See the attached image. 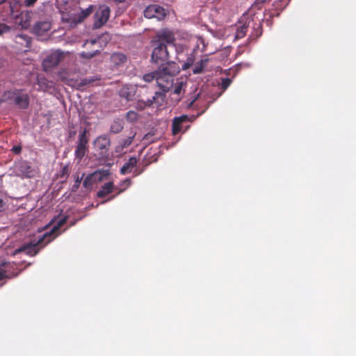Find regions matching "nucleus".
<instances>
[{"instance_id": "1", "label": "nucleus", "mask_w": 356, "mask_h": 356, "mask_svg": "<svg viewBox=\"0 0 356 356\" xmlns=\"http://www.w3.org/2000/svg\"><path fill=\"white\" fill-rule=\"evenodd\" d=\"M67 216H64L59 219L56 225H54L49 232L44 233L40 236L36 242H31L24 245L19 251H23L32 256L35 255L39 250L50 243L58 235L56 232L60 228L65 224Z\"/></svg>"}, {"instance_id": "2", "label": "nucleus", "mask_w": 356, "mask_h": 356, "mask_svg": "<svg viewBox=\"0 0 356 356\" xmlns=\"http://www.w3.org/2000/svg\"><path fill=\"white\" fill-rule=\"evenodd\" d=\"M179 71V67L175 62L168 63L165 66L159 67L156 79L158 87L164 92H168L173 86V76Z\"/></svg>"}, {"instance_id": "3", "label": "nucleus", "mask_w": 356, "mask_h": 356, "mask_svg": "<svg viewBox=\"0 0 356 356\" xmlns=\"http://www.w3.org/2000/svg\"><path fill=\"white\" fill-rule=\"evenodd\" d=\"M154 46L151 56L152 62L161 65L160 67L165 66L168 63H170L168 61L170 56L167 47L155 42H154Z\"/></svg>"}, {"instance_id": "4", "label": "nucleus", "mask_w": 356, "mask_h": 356, "mask_svg": "<svg viewBox=\"0 0 356 356\" xmlns=\"http://www.w3.org/2000/svg\"><path fill=\"white\" fill-rule=\"evenodd\" d=\"M88 130L84 129L79 133L77 145L74 152L76 159L81 161L86 155L88 149Z\"/></svg>"}, {"instance_id": "5", "label": "nucleus", "mask_w": 356, "mask_h": 356, "mask_svg": "<svg viewBox=\"0 0 356 356\" xmlns=\"http://www.w3.org/2000/svg\"><path fill=\"white\" fill-rule=\"evenodd\" d=\"M64 53L60 51H55L49 54L42 62V67L44 70L57 66L64 58Z\"/></svg>"}, {"instance_id": "6", "label": "nucleus", "mask_w": 356, "mask_h": 356, "mask_svg": "<svg viewBox=\"0 0 356 356\" xmlns=\"http://www.w3.org/2000/svg\"><path fill=\"white\" fill-rule=\"evenodd\" d=\"M17 175L22 177L31 178L35 175V170L27 161H22L15 164Z\"/></svg>"}, {"instance_id": "7", "label": "nucleus", "mask_w": 356, "mask_h": 356, "mask_svg": "<svg viewBox=\"0 0 356 356\" xmlns=\"http://www.w3.org/2000/svg\"><path fill=\"white\" fill-rule=\"evenodd\" d=\"M110 8L106 6H101L95 14L94 26L99 28L103 26L110 17Z\"/></svg>"}, {"instance_id": "8", "label": "nucleus", "mask_w": 356, "mask_h": 356, "mask_svg": "<svg viewBox=\"0 0 356 356\" xmlns=\"http://www.w3.org/2000/svg\"><path fill=\"white\" fill-rule=\"evenodd\" d=\"M165 15V9L156 4L148 6L144 10V16L148 19L156 18L162 19Z\"/></svg>"}, {"instance_id": "9", "label": "nucleus", "mask_w": 356, "mask_h": 356, "mask_svg": "<svg viewBox=\"0 0 356 356\" xmlns=\"http://www.w3.org/2000/svg\"><path fill=\"white\" fill-rule=\"evenodd\" d=\"M138 163V160L136 157H130L127 162H126L120 169V173L122 175L134 172V176L140 175L143 170H138L136 168Z\"/></svg>"}, {"instance_id": "10", "label": "nucleus", "mask_w": 356, "mask_h": 356, "mask_svg": "<svg viewBox=\"0 0 356 356\" xmlns=\"http://www.w3.org/2000/svg\"><path fill=\"white\" fill-rule=\"evenodd\" d=\"M30 98L27 93L23 90L17 89L14 104L22 109H26L29 106Z\"/></svg>"}, {"instance_id": "11", "label": "nucleus", "mask_w": 356, "mask_h": 356, "mask_svg": "<svg viewBox=\"0 0 356 356\" xmlns=\"http://www.w3.org/2000/svg\"><path fill=\"white\" fill-rule=\"evenodd\" d=\"M175 40V38L173 32L170 31H163L156 35V40L154 42L168 47V45L173 44Z\"/></svg>"}, {"instance_id": "12", "label": "nucleus", "mask_w": 356, "mask_h": 356, "mask_svg": "<svg viewBox=\"0 0 356 356\" xmlns=\"http://www.w3.org/2000/svg\"><path fill=\"white\" fill-rule=\"evenodd\" d=\"M165 99V92H155L154 95L152 99H148L145 102H143L142 103L144 104L143 107H150L153 105V104H156L158 106H161L164 102Z\"/></svg>"}, {"instance_id": "13", "label": "nucleus", "mask_w": 356, "mask_h": 356, "mask_svg": "<svg viewBox=\"0 0 356 356\" xmlns=\"http://www.w3.org/2000/svg\"><path fill=\"white\" fill-rule=\"evenodd\" d=\"M95 146L102 152H107L111 145L110 138L106 135L98 136L94 142Z\"/></svg>"}, {"instance_id": "14", "label": "nucleus", "mask_w": 356, "mask_h": 356, "mask_svg": "<svg viewBox=\"0 0 356 356\" xmlns=\"http://www.w3.org/2000/svg\"><path fill=\"white\" fill-rule=\"evenodd\" d=\"M188 121H189V117L187 115L175 117L172 124V134L177 135L179 134L181 131V124Z\"/></svg>"}, {"instance_id": "15", "label": "nucleus", "mask_w": 356, "mask_h": 356, "mask_svg": "<svg viewBox=\"0 0 356 356\" xmlns=\"http://www.w3.org/2000/svg\"><path fill=\"white\" fill-rule=\"evenodd\" d=\"M135 94L136 90L131 86H123L119 90V95L127 101L132 100Z\"/></svg>"}, {"instance_id": "16", "label": "nucleus", "mask_w": 356, "mask_h": 356, "mask_svg": "<svg viewBox=\"0 0 356 356\" xmlns=\"http://www.w3.org/2000/svg\"><path fill=\"white\" fill-rule=\"evenodd\" d=\"M51 29V24L47 21L37 22L33 28V32L38 35H42Z\"/></svg>"}, {"instance_id": "17", "label": "nucleus", "mask_w": 356, "mask_h": 356, "mask_svg": "<svg viewBox=\"0 0 356 356\" xmlns=\"http://www.w3.org/2000/svg\"><path fill=\"white\" fill-rule=\"evenodd\" d=\"M17 91V89L5 91L0 97V102H8L9 104H14Z\"/></svg>"}, {"instance_id": "18", "label": "nucleus", "mask_w": 356, "mask_h": 356, "mask_svg": "<svg viewBox=\"0 0 356 356\" xmlns=\"http://www.w3.org/2000/svg\"><path fill=\"white\" fill-rule=\"evenodd\" d=\"M114 188V184L112 181L107 182L102 186V188L97 192V197L103 198L111 193Z\"/></svg>"}, {"instance_id": "19", "label": "nucleus", "mask_w": 356, "mask_h": 356, "mask_svg": "<svg viewBox=\"0 0 356 356\" xmlns=\"http://www.w3.org/2000/svg\"><path fill=\"white\" fill-rule=\"evenodd\" d=\"M109 175L110 172L108 170H99L91 173V177H92L95 183H97L103 181L104 179H106Z\"/></svg>"}, {"instance_id": "20", "label": "nucleus", "mask_w": 356, "mask_h": 356, "mask_svg": "<svg viewBox=\"0 0 356 356\" xmlns=\"http://www.w3.org/2000/svg\"><path fill=\"white\" fill-rule=\"evenodd\" d=\"M124 127L123 120L117 118L113 120L110 127V131L113 134L120 133Z\"/></svg>"}, {"instance_id": "21", "label": "nucleus", "mask_w": 356, "mask_h": 356, "mask_svg": "<svg viewBox=\"0 0 356 356\" xmlns=\"http://www.w3.org/2000/svg\"><path fill=\"white\" fill-rule=\"evenodd\" d=\"M262 34V26L260 23H254L252 26V31L249 36V40H255Z\"/></svg>"}, {"instance_id": "22", "label": "nucleus", "mask_w": 356, "mask_h": 356, "mask_svg": "<svg viewBox=\"0 0 356 356\" xmlns=\"http://www.w3.org/2000/svg\"><path fill=\"white\" fill-rule=\"evenodd\" d=\"M209 60V58H203L196 63L193 69V74H197L202 73L204 67L207 65Z\"/></svg>"}, {"instance_id": "23", "label": "nucleus", "mask_w": 356, "mask_h": 356, "mask_svg": "<svg viewBox=\"0 0 356 356\" xmlns=\"http://www.w3.org/2000/svg\"><path fill=\"white\" fill-rule=\"evenodd\" d=\"M10 264L3 262L0 264V281L9 277Z\"/></svg>"}, {"instance_id": "24", "label": "nucleus", "mask_w": 356, "mask_h": 356, "mask_svg": "<svg viewBox=\"0 0 356 356\" xmlns=\"http://www.w3.org/2000/svg\"><path fill=\"white\" fill-rule=\"evenodd\" d=\"M17 42L19 43L22 45H24L26 47H29L31 40L29 36L25 34H18L16 35Z\"/></svg>"}, {"instance_id": "25", "label": "nucleus", "mask_w": 356, "mask_h": 356, "mask_svg": "<svg viewBox=\"0 0 356 356\" xmlns=\"http://www.w3.org/2000/svg\"><path fill=\"white\" fill-rule=\"evenodd\" d=\"M110 40V37L108 34L103 35L100 37H99L97 39L91 40L90 41H86L84 44V46L86 45H93L96 43H102L104 42V44L107 43V42Z\"/></svg>"}, {"instance_id": "26", "label": "nucleus", "mask_w": 356, "mask_h": 356, "mask_svg": "<svg viewBox=\"0 0 356 356\" xmlns=\"http://www.w3.org/2000/svg\"><path fill=\"white\" fill-rule=\"evenodd\" d=\"M158 74H159V70H155L152 72L144 74L142 77V79L147 83H151L154 80H155L156 81V79L158 77Z\"/></svg>"}, {"instance_id": "27", "label": "nucleus", "mask_w": 356, "mask_h": 356, "mask_svg": "<svg viewBox=\"0 0 356 356\" xmlns=\"http://www.w3.org/2000/svg\"><path fill=\"white\" fill-rule=\"evenodd\" d=\"M112 60L115 64L119 65L126 62L127 57L122 53H115L112 56Z\"/></svg>"}, {"instance_id": "28", "label": "nucleus", "mask_w": 356, "mask_h": 356, "mask_svg": "<svg viewBox=\"0 0 356 356\" xmlns=\"http://www.w3.org/2000/svg\"><path fill=\"white\" fill-rule=\"evenodd\" d=\"M186 86V83L184 81L177 82L175 86L173 94L179 95L184 92V87Z\"/></svg>"}, {"instance_id": "29", "label": "nucleus", "mask_w": 356, "mask_h": 356, "mask_svg": "<svg viewBox=\"0 0 356 356\" xmlns=\"http://www.w3.org/2000/svg\"><path fill=\"white\" fill-rule=\"evenodd\" d=\"M248 26H249V24L248 25L243 24L240 28H238L236 31V38L240 39V38H243L246 35Z\"/></svg>"}, {"instance_id": "30", "label": "nucleus", "mask_w": 356, "mask_h": 356, "mask_svg": "<svg viewBox=\"0 0 356 356\" xmlns=\"http://www.w3.org/2000/svg\"><path fill=\"white\" fill-rule=\"evenodd\" d=\"M138 114L134 111H129L126 114V119L127 121L130 122H135L138 120Z\"/></svg>"}, {"instance_id": "31", "label": "nucleus", "mask_w": 356, "mask_h": 356, "mask_svg": "<svg viewBox=\"0 0 356 356\" xmlns=\"http://www.w3.org/2000/svg\"><path fill=\"white\" fill-rule=\"evenodd\" d=\"M38 83L40 86V88L43 90H47L48 88H50L51 86L49 85L48 81L44 78H38Z\"/></svg>"}, {"instance_id": "32", "label": "nucleus", "mask_w": 356, "mask_h": 356, "mask_svg": "<svg viewBox=\"0 0 356 356\" xmlns=\"http://www.w3.org/2000/svg\"><path fill=\"white\" fill-rule=\"evenodd\" d=\"M100 51L99 49H96L92 51H83L81 53V56L84 58H91L99 54Z\"/></svg>"}, {"instance_id": "33", "label": "nucleus", "mask_w": 356, "mask_h": 356, "mask_svg": "<svg viewBox=\"0 0 356 356\" xmlns=\"http://www.w3.org/2000/svg\"><path fill=\"white\" fill-rule=\"evenodd\" d=\"M95 80L92 79H83L82 80H81L79 82H78L76 86H77V88L79 89H81L83 87L86 86H88V85H90V83H92Z\"/></svg>"}, {"instance_id": "34", "label": "nucleus", "mask_w": 356, "mask_h": 356, "mask_svg": "<svg viewBox=\"0 0 356 356\" xmlns=\"http://www.w3.org/2000/svg\"><path fill=\"white\" fill-rule=\"evenodd\" d=\"M93 184H95V181H93L92 177H91V174H90L84 179L83 184L84 187L90 188L92 186Z\"/></svg>"}, {"instance_id": "35", "label": "nucleus", "mask_w": 356, "mask_h": 356, "mask_svg": "<svg viewBox=\"0 0 356 356\" xmlns=\"http://www.w3.org/2000/svg\"><path fill=\"white\" fill-rule=\"evenodd\" d=\"M135 135L129 136L127 138L123 140L121 143V147L122 149L129 147L133 142Z\"/></svg>"}, {"instance_id": "36", "label": "nucleus", "mask_w": 356, "mask_h": 356, "mask_svg": "<svg viewBox=\"0 0 356 356\" xmlns=\"http://www.w3.org/2000/svg\"><path fill=\"white\" fill-rule=\"evenodd\" d=\"M69 175V168L67 165H65L62 168L60 172V178H67Z\"/></svg>"}, {"instance_id": "37", "label": "nucleus", "mask_w": 356, "mask_h": 356, "mask_svg": "<svg viewBox=\"0 0 356 356\" xmlns=\"http://www.w3.org/2000/svg\"><path fill=\"white\" fill-rule=\"evenodd\" d=\"M81 180H82V177H79V175H77V177H76L75 182L72 187V191L73 192L76 191V190L79 188V187L81 184Z\"/></svg>"}, {"instance_id": "38", "label": "nucleus", "mask_w": 356, "mask_h": 356, "mask_svg": "<svg viewBox=\"0 0 356 356\" xmlns=\"http://www.w3.org/2000/svg\"><path fill=\"white\" fill-rule=\"evenodd\" d=\"M232 80L229 78L223 79L222 81L221 87L225 90L231 84Z\"/></svg>"}, {"instance_id": "39", "label": "nucleus", "mask_w": 356, "mask_h": 356, "mask_svg": "<svg viewBox=\"0 0 356 356\" xmlns=\"http://www.w3.org/2000/svg\"><path fill=\"white\" fill-rule=\"evenodd\" d=\"M92 10H93V7L92 6H90L88 8H87L86 9L82 10L81 13L83 15V17H86L89 16L92 13Z\"/></svg>"}, {"instance_id": "40", "label": "nucleus", "mask_w": 356, "mask_h": 356, "mask_svg": "<svg viewBox=\"0 0 356 356\" xmlns=\"http://www.w3.org/2000/svg\"><path fill=\"white\" fill-rule=\"evenodd\" d=\"M10 30V27L4 24H0V35L4 33L8 32Z\"/></svg>"}, {"instance_id": "41", "label": "nucleus", "mask_w": 356, "mask_h": 356, "mask_svg": "<svg viewBox=\"0 0 356 356\" xmlns=\"http://www.w3.org/2000/svg\"><path fill=\"white\" fill-rule=\"evenodd\" d=\"M11 151L15 154H19L22 152V146L21 145L13 146L11 149Z\"/></svg>"}, {"instance_id": "42", "label": "nucleus", "mask_w": 356, "mask_h": 356, "mask_svg": "<svg viewBox=\"0 0 356 356\" xmlns=\"http://www.w3.org/2000/svg\"><path fill=\"white\" fill-rule=\"evenodd\" d=\"M38 0H24V5L26 7L33 6Z\"/></svg>"}, {"instance_id": "43", "label": "nucleus", "mask_w": 356, "mask_h": 356, "mask_svg": "<svg viewBox=\"0 0 356 356\" xmlns=\"http://www.w3.org/2000/svg\"><path fill=\"white\" fill-rule=\"evenodd\" d=\"M191 66H192V65L191 63H189L188 62L185 61L183 63L182 66H181V69H182V70H186L187 69H188Z\"/></svg>"}, {"instance_id": "44", "label": "nucleus", "mask_w": 356, "mask_h": 356, "mask_svg": "<svg viewBox=\"0 0 356 356\" xmlns=\"http://www.w3.org/2000/svg\"><path fill=\"white\" fill-rule=\"evenodd\" d=\"M191 66H192V65L191 63H189L188 62L185 61L183 63L182 66H181V69H182V70H186L187 69H188Z\"/></svg>"}, {"instance_id": "45", "label": "nucleus", "mask_w": 356, "mask_h": 356, "mask_svg": "<svg viewBox=\"0 0 356 356\" xmlns=\"http://www.w3.org/2000/svg\"><path fill=\"white\" fill-rule=\"evenodd\" d=\"M194 61H195V57L193 54H191L189 56H188V58L186 59V62H188L189 63H191L193 65L194 63Z\"/></svg>"}, {"instance_id": "46", "label": "nucleus", "mask_w": 356, "mask_h": 356, "mask_svg": "<svg viewBox=\"0 0 356 356\" xmlns=\"http://www.w3.org/2000/svg\"><path fill=\"white\" fill-rule=\"evenodd\" d=\"M124 183L127 185V186H129L131 185V180L129 179H127L124 180Z\"/></svg>"}, {"instance_id": "47", "label": "nucleus", "mask_w": 356, "mask_h": 356, "mask_svg": "<svg viewBox=\"0 0 356 356\" xmlns=\"http://www.w3.org/2000/svg\"><path fill=\"white\" fill-rule=\"evenodd\" d=\"M197 97H198V95H197V97H196L193 100H192V101L189 103V104H188V108H190V107H191V106H192V105L194 104L195 101L197 99Z\"/></svg>"}, {"instance_id": "48", "label": "nucleus", "mask_w": 356, "mask_h": 356, "mask_svg": "<svg viewBox=\"0 0 356 356\" xmlns=\"http://www.w3.org/2000/svg\"><path fill=\"white\" fill-rule=\"evenodd\" d=\"M152 135L150 134H147L144 136L143 140H148L149 139V137L151 136Z\"/></svg>"}, {"instance_id": "49", "label": "nucleus", "mask_w": 356, "mask_h": 356, "mask_svg": "<svg viewBox=\"0 0 356 356\" xmlns=\"http://www.w3.org/2000/svg\"><path fill=\"white\" fill-rule=\"evenodd\" d=\"M59 77H60V79L61 80H63V81L67 80V78H66L65 76H63L61 72H60V73H59Z\"/></svg>"}, {"instance_id": "50", "label": "nucleus", "mask_w": 356, "mask_h": 356, "mask_svg": "<svg viewBox=\"0 0 356 356\" xmlns=\"http://www.w3.org/2000/svg\"><path fill=\"white\" fill-rule=\"evenodd\" d=\"M3 207V200L0 199V211L2 209Z\"/></svg>"}, {"instance_id": "51", "label": "nucleus", "mask_w": 356, "mask_h": 356, "mask_svg": "<svg viewBox=\"0 0 356 356\" xmlns=\"http://www.w3.org/2000/svg\"><path fill=\"white\" fill-rule=\"evenodd\" d=\"M113 1L115 2H118V3H122V2L125 1V0H113Z\"/></svg>"}, {"instance_id": "52", "label": "nucleus", "mask_w": 356, "mask_h": 356, "mask_svg": "<svg viewBox=\"0 0 356 356\" xmlns=\"http://www.w3.org/2000/svg\"><path fill=\"white\" fill-rule=\"evenodd\" d=\"M139 86L141 87V88H145V85H139Z\"/></svg>"}]
</instances>
